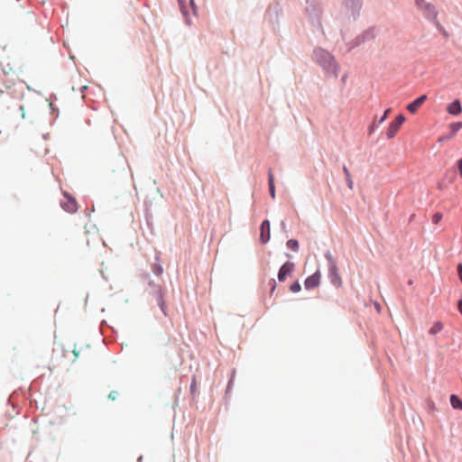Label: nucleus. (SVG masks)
<instances>
[{
    "instance_id": "obj_1",
    "label": "nucleus",
    "mask_w": 462,
    "mask_h": 462,
    "mask_svg": "<svg viewBox=\"0 0 462 462\" xmlns=\"http://www.w3.org/2000/svg\"><path fill=\"white\" fill-rule=\"evenodd\" d=\"M415 5L428 20L434 23L439 32L446 34L444 28L438 21V10L434 5L428 3L425 0H415Z\"/></svg>"
},
{
    "instance_id": "obj_2",
    "label": "nucleus",
    "mask_w": 462,
    "mask_h": 462,
    "mask_svg": "<svg viewBox=\"0 0 462 462\" xmlns=\"http://www.w3.org/2000/svg\"><path fill=\"white\" fill-rule=\"evenodd\" d=\"M315 58L318 62L327 69H336V63L330 53L324 50L315 51Z\"/></svg>"
},
{
    "instance_id": "obj_3",
    "label": "nucleus",
    "mask_w": 462,
    "mask_h": 462,
    "mask_svg": "<svg viewBox=\"0 0 462 462\" xmlns=\"http://www.w3.org/2000/svg\"><path fill=\"white\" fill-rule=\"evenodd\" d=\"M405 122V116L402 114L396 116V118L390 123L387 131L386 136L388 139L393 138L398 131L400 130L402 124Z\"/></svg>"
},
{
    "instance_id": "obj_4",
    "label": "nucleus",
    "mask_w": 462,
    "mask_h": 462,
    "mask_svg": "<svg viewBox=\"0 0 462 462\" xmlns=\"http://www.w3.org/2000/svg\"><path fill=\"white\" fill-rule=\"evenodd\" d=\"M328 276H329L331 283L334 286L339 288L342 285V279L338 273V270H337V267L335 262H331V263L329 265Z\"/></svg>"
},
{
    "instance_id": "obj_5",
    "label": "nucleus",
    "mask_w": 462,
    "mask_h": 462,
    "mask_svg": "<svg viewBox=\"0 0 462 462\" xmlns=\"http://www.w3.org/2000/svg\"><path fill=\"white\" fill-rule=\"evenodd\" d=\"M294 263L291 262H286L279 270L278 280L284 282L286 277L290 275L294 270Z\"/></svg>"
},
{
    "instance_id": "obj_6",
    "label": "nucleus",
    "mask_w": 462,
    "mask_h": 462,
    "mask_svg": "<svg viewBox=\"0 0 462 462\" xmlns=\"http://www.w3.org/2000/svg\"><path fill=\"white\" fill-rule=\"evenodd\" d=\"M271 229L270 222L268 220L263 221L260 226V241L263 244L267 243L270 240Z\"/></svg>"
},
{
    "instance_id": "obj_7",
    "label": "nucleus",
    "mask_w": 462,
    "mask_h": 462,
    "mask_svg": "<svg viewBox=\"0 0 462 462\" xmlns=\"http://www.w3.org/2000/svg\"><path fill=\"white\" fill-rule=\"evenodd\" d=\"M320 276L321 275L319 271L309 276L304 282L305 288L307 290H311L318 287L320 282Z\"/></svg>"
},
{
    "instance_id": "obj_8",
    "label": "nucleus",
    "mask_w": 462,
    "mask_h": 462,
    "mask_svg": "<svg viewBox=\"0 0 462 462\" xmlns=\"http://www.w3.org/2000/svg\"><path fill=\"white\" fill-rule=\"evenodd\" d=\"M61 207L64 210L68 211L69 213H74L78 209L76 200L69 196H65V200L61 202Z\"/></svg>"
},
{
    "instance_id": "obj_9",
    "label": "nucleus",
    "mask_w": 462,
    "mask_h": 462,
    "mask_svg": "<svg viewBox=\"0 0 462 462\" xmlns=\"http://www.w3.org/2000/svg\"><path fill=\"white\" fill-rule=\"evenodd\" d=\"M426 100H427L426 95H422V96L419 97L413 102L410 103L407 106V110L411 114H415Z\"/></svg>"
},
{
    "instance_id": "obj_10",
    "label": "nucleus",
    "mask_w": 462,
    "mask_h": 462,
    "mask_svg": "<svg viewBox=\"0 0 462 462\" xmlns=\"http://www.w3.org/2000/svg\"><path fill=\"white\" fill-rule=\"evenodd\" d=\"M447 111L448 114L453 115V116L459 115L462 111V106H461V103L459 102V100L456 99L455 101L450 103L447 107Z\"/></svg>"
},
{
    "instance_id": "obj_11",
    "label": "nucleus",
    "mask_w": 462,
    "mask_h": 462,
    "mask_svg": "<svg viewBox=\"0 0 462 462\" xmlns=\"http://www.w3.org/2000/svg\"><path fill=\"white\" fill-rule=\"evenodd\" d=\"M444 328V325L441 321H436L433 323L431 328L429 329L430 335H436L439 333Z\"/></svg>"
},
{
    "instance_id": "obj_12",
    "label": "nucleus",
    "mask_w": 462,
    "mask_h": 462,
    "mask_svg": "<svg viewBox=\"0 0 462 462\" xmlns=\"http://www.w3.org/2000/svg\"><path fill=\"white\" fill-rule=\"evenodd\" d=\"M450 403L454 409L462 410V401L457 395L450 396Z\"/></svg>"
},
{
    "instance_id": "obj_13",
    "label": "nucleus",
    "mask_w": 462,
    "mask_h": 462,
    "mask_svg": "<svg viewBox=\"0 0 462 462\" xmlns=\"http://www.w3.org/2000/svg\"><path fill=\"white\" fill-rule=\"evenodd\" d=\"M343 172L345 174V177H346V183H347V186L350 189H353L354 188V182H353V180L351 178V174L349 172V170L347 169L346 166H343Z\"/></svg>"
},
{
    "instance_id": "obj_14",
    "label": "nucleus",
    "mask_w": 462,
    "mask_h": 462,
    "mask_svg": "<svg viewBox=\"0 0 462 462\" xmlns=\"http://www.w3.org/2000/svg\"><path fill=\"white\" fill-rule=\"evenodd\" d=\"M449 128L451 130V136H453L462 128V122L453 123L449 125Z\"/></svg>"
},
{
    "instance_id": "obj_15",
    "label": "nucleus",
    "mask_w": 462,
    "mask_h": 462,
    "mask_svg": "<svg viewBox=\"0 0 462 462\" xmlns=\"http://www.w3.org/2000/svg\"><path fill=\"white\" fill-rule=\"evenodd\" d=\"M287 246L292 251L297 252L299 250V242L295 239H290L287 242Z\"/></svg>"
},
{
    "instance_id": "obj_16",
    "label": "nucleus",
    "mask_w": 462,
    "mask_h": 462,
    "mask_svg": "<svg viewBox=\"0 0 462 462\" xmlns=\"http://www.w3.org/2000/svg\"><path fill=\"white\" fill-rule=\"evenodd\" d=\"M443 217V215L440 212H437L433 215L432 222L434 224H439Z\"/></svg>"
},
{
    "instance_id": "obj_17",
    "label": "nucleus",
    "mask_w": 462,
    "mask_h": 462,
    "mask_svg": "<svg viewBox=\"0 0 462 462\" xmlns=\"http://www.w3.org/2000/svg\"><path fill=\"white\" fill-rule=\"evenodd\" d=\"M300 289H301L300 284L298 282H296L291 285V291L292 292H299L300 291Z\"/></svg>"
},
{
    "instance_id": "obj_18",
    "label": "nucleus",
    "mask_w": 462,
    "mask_h": 462,
    "mask_svg": "<svg viewBox=\"0 0 462 462\" xmlns=\"http://www.w3.org/2000/svg\"><path fill=\"white\" fill-rule=\"evenodd\" d=\"M390 112H391V108H388V109L385 110L383 116L379 120V124H382V123H383L386 120V118H387L388 115L390 114Z\"/></svg>"
},
{
    "instance_id": "obj_19",
    "label": "nucleus",
    "mask_w": 462,
    "mask_h": 462,
    "mask_svg": "<svg viewBox=\"0 0 462 462\" xmlns=\"http://www.w3.org/2000/svg\"><path fill=\"white\" fill-rule=\"evenodd\" d=\"M457 167L459 176L462 179V157L457 162Z\"/></svg>"
},
{
    "instance_id": "obj_20",
    "label": "nucleus",
    "mask_w": 462,
    "mask_h": 462,
    "mask_svg": "<svg viewBox=\"0 0 462 462\" xmlns=\"http://www.w3.org/2000/svg\"><path fill=\"white\" fill-rule=\"evenodd\" d=\"M270 195L273 199L275 198V187L274 184L269 185Z\"/></svg>"
},
{
    "instance_id": "obj_21",
    "label": "nucleus",
    "mask_w": 462,
    "mask_h": 462,
    "mask_svg": "<svg viewBox=\"0 0 462 462\" xmlns=\"http://www.w3.org/2000/svg\"><path fill=\"white\" fill-rule=\"evenodd\" d=\"M117 395H118V392H116V391H113V392H111V393H109V396H108V397H109V399H111L112 401H115V400L116 399Z\"/></svg>"
},
{
    "instance_id": "obj_22",
    "label": "nucleus",
    "mask_w": 462,
    "mask_h": 462,
    "mask_svg": "<svg viewBox=\"0 0 462 462\" xmlns=\"http://www.w3.org/2000/svg\"><path fill=\"white\" fill-rule=\"evenodd\" d=\"M457 274H458L460 282H462V263H459L457 265Z\"/></svg>"
},
{
    "instance_id": "obj_23",
    "label": "nucleus",
    "mask_w": 462,
    "mask_h": 462,
    "mask_svg": "<svg viewBox=\"0 0 462 462\" xmlns=\"http://www.w3.org/2000/svg\"><path fill=\"white\" fill-rule=\"evenodd\" d=\"M269 180V185L274 184V178L271 171L269 172V180Z\"/></svg>"
},
{
    "instance_id": "obj_24",
    "label": "nucleus",
    "mask_w": 462,
    "mask_h": 462,
    "mask_svg": "<svg viewBox=\"0 0 462 462\" xmlns=\"http://www.w3.org/2000/svg\"><path fill=\"white\" fill-rule=\"evenodd\" d=\"M457 309L459 310V312L461 313L462 315V300H458V303H457Z\"/></svg>"
},
{
    "instance_id": "obj_25",
    "label": "nucleus",
    "mask_w": 462,
    "mask_h": 462,
    "mask_svg": "<svg viewBox=\"0 0 462 462\" xmlns=\"http://www.w3.org/2000/svg\"><path fill=\"white\" fill-rule=\"evenodd\" d=\"M190 5H192L193 11L195 12L194 0H190Z\"/></svg>"
},
{
    "instance_id": "obj_26",
    "label": "nucleus",
    "mask_w": 462,
    "mask_h": 462,
    "mask_svg": "<svg viewBox=\"0 0 462 462\" xmlns=\"http://www.w3.org/2000/svg\"><path fill=\"white\" fill-rule=\"evenodd\" d=\"M179 2H180V5H182V0H179ZM181 9H182L183 14H186L185 12L183 11V6H181Z\"/></svg>"
}]
</instances>
